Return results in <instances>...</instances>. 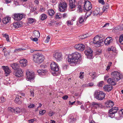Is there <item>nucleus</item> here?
Returning a JSON list of instances; mask_svg holds the SVG:
<instances>
[{
    "instance_id": "nucleus-36",
    "label": "nucleus",
    "mask_w": 123,
    "mask_h": 123,
    "mask_svg": "<svg viewBox=\"0 0 123 123\" xmlns=\"http://www.w3.org/2000/svg\"><path fill=\"white\" fill-rule=\"evenodd\" d=\"M75 120V119L74 118L73 116H72L71 118L69 119L68 122L70 123H73Z\"/></svg>"
},
{
    "instance_id": "nucleus-61",
    "label": "nucleus",
    "mask_w": 123,
    "mask_h": 123,
    "mask_svg": "<svg viewBox=\"0 0 123 123\" xmlns=\"http://www.w3.org/2000/svg\"><path fill=\"white\" fill-rule=\"evenodd\" d=\"M10 52H7L4 53V56L6 57V56L7 55H9Z\"/></svg>"
},
{
    "instance_id": "nucleus-55",
    "label": "nucleus",
    "mask_w": 123,
    "mask_h": 123,
    "mask_svg": "<svg viewBox=\"0 0 123 123\" xmlns=\"http://www.w3.org/2000/svg\"><path fill=\"white\" fill-rule=\"evenodd\" d=\"M34 90H31L30 91L31 94V96L33 97H34Z\"/></svg>"
},
{
    "instance_id": "nucleus-13",
    "label": "nucleus",
    "mask_w": 123,
    "mask_h": 123,
    "mask_svg": "<svg viewBox=\"0 0 123 123\" xmlns=\"http://www.w3.org/2000/svg\"><path fill=\"white\" fill-rule=\"evenodd\" d=\"M92 50L90 48H88V49L85 51V55H87V57L89 59H91L92 57Z\"/></svg>"
},
{
    "instance_id": "nucleus-34",
    "label": "nucleus",
    "mask_w": 123,
    "mask_h": 123,
    "mask_svg": "<svg viewBox=\"0 0 123 123\" xmlns=\"http://www.w3.org/2000/svg\"><path fill=\"white\" fill-rule=\"evenodd\" d=\"M84 16H82L80 17L78 19V21L80 24L82 23L84 21Z\"/></svg>"
},
{
    "instance_id": "nucleus-26",
    "label": "nucleus",
    "mask_w": 123,
    "mask_h": 123,
    "mask_svg": "<svg viewBox=\"0 0 123 123\" xmlns=\"http://www.w3.org/2000/svg\"><path fill=\"white\" fill-rule=\"evenodd\" d=\"M21 96H18V95L16 96V98L14 100L15 102L18 104H21V101L20 98H21Z\"/></svg>"
},
{
    "instance_id": "nucleus-10",
    "label": "nucleus",
    "mask_w": 123,
    "mask_h": 123,
    "mask_svg": "<svg viewBox=\"0 0 123 123\" xmlns=\"http://www.w3.org/2000/svg\"><path fill=\"white\" fill-rule=\"evenodd\" d=\"M83 6L84 9L86 11L91 10L92 7L91 3L87 0L85 2V3Z\"/></svg>"
},
{
    "instance_id": "nucleus-59",
    "label": "nucleus",
    "mask_w": 123,
    "mask_h": 123,
    "mask_svg": "<svg viewBox=\"0 0 123 123\" xmlns=\"http://www.w3.org/2000/svg\"><path fill=\"white\" fill-rule=\"evenodd\" d=\"M62 17L61 15H60V14H59L56 15L55 16V18H61Z\"/></svg>"
},
{
    "instance_id": "nucleus-30",
    "label": "nucleus",
    "mask_w": 123,
    "mask_h": 123,
    "mask_svg": "<svg viewBox=\"0 0 123 123\" xmlns=\"http://www.w3.org/2000/svg\"><path fill=\"white\" fill-rule=\"evenodd\" d=\"M13 26L14 28H18L21 26V25L19 22H17L14 23L13 24Z\"/></svg>"
},
{
    "instance_id": "nucleus-23",
    "label": "nucleus",
    "mask_w": 123,
    "mask_h": 123,
    "mask_svg": "<svg viewBox=\"0 0 123 123\" xmlns=\"http://www.w3.org/2000/svg\"><path fill=\"white\" fill-rule=\"evenodd\" d=\"M102 105L101 104L98 103L96 102H92V106L96 109H97L98 107H100Z\"/></svg>"
},
{
    "instance_id": "nucleus-11",
    "label": "nucleus",
    "mask_w": 123,
    "mask_h": 123,
    "mask_svg": "<svg viewBox=\"0 0 123 123\" xmlns=\"http://www.w3.org/2000/svg\"><path fill=\"white\" fill-rule=\"evenodd\" d=\"M118 110V108L117 107H113L110 109L109 111V113L110 115H109V116L111 118H113L114 116H111V115L114 114L117 112V111Z\"/></svg>"
},
{
    "instance_id": "nucleus-31",
    "label": "nucleus",
    "mask_w": 123,
    "mask_h": 123,
    "mask_svg": "<svg viewBox=\"0 0 123 123\" xmlns=\"http://www.w3.org/2000/svg\"><path fill=\"white\" fill-rule=\"evenodd\" d=\"M33 33L35 37H39L40 36V33L39 31H35L33 32Z\"/></svg>"
},
{
    "instance_id": "nucleus-28",
    "label": "nucleus",
    "mask_w": 123,
    "mask_h": 123,
    "mask_svg": "<svg viewBox=\"0 0 123 123\" xmlns=\"http://www.w3.org/2000/svg\"><path fill=\"white\" fill-rule=\"evenodd\" d=\"M47 17L46 15L45 14H42L39 17V19L42 21H43L46 19Z\"/></svg>"
},
{
    "instance_id": "nucleus-37",
    "label": "nucleus",
    "mask_w": 123,
    "mask_h": 123,
    "mask_svg": "<svg viewBox=\"0 0 123 123\" xmlns=\"http://www.w3.org/2000/svg\"><path fill=\"white\" fill-rule=\"evenodd\" d=\"M109 7V6L108 4H107L104 6L103 8V10L104 12L107 11L106 10Z\"/></svg>"
},
{
    "instance_id": "nucleus-8",
    "label": "nucleus",
    "mask_w": 123,
    "mask_h": 123,
    "mask_svg": "<svg viewBox=\"0 0 123 123\" xmlns=\"http://www.w3.org/2000/svg\"><path fill=\"white\" fill-rule=\"evenodd\" d=\"M14 19L16 21H19L22 19L24 17V15L22 14L15 13L12 16Z\"/></svg>"
},
{
    "instance_id": "nucleus-15",
    "label": "nucleus",
    "mask_w": 123,
    "mask_h": 123,
    "mask_svg": "<svg viewBox=\"0 0 123 123\" xmlns=\"http://www.w3.org/2000/svg\"><path fill=\"white\" fill-rule=\"evenodd\" d=\"M53 57H54L56 60L57 62H59L61 61L62 59V55L60 52H56L54 55Z\"/></svg>"
},
{
    "instance_id": "nucleus-29",
    "label": "nucleus",
    "mask_w": 123,
    "mask_h": 123,
    "mask_svg": "<svg viewBox=\"0 0 123 123\" xmlns=\"http://www.w3.org/2000/svg\"><path fill=\"white\" fill-rule=\"evenodd\" d=\"M108 104L107 105V107H110L113 106L114 104L113 102L111 100H109L108 102Z\"/></svg>"
},
{
    "instance_id": "nucleus-24",
    "label": "nucleus",
    "mask_w": 123,
    "mask_h": 123,
    "mask_svg": "<svg viewBox=\"0 0 123 123\" xmlns=\"http://www.w3.org/2000/svg\"><path fill=\"white\" fill-rule=\"evenodd\" d=\"M100 10L99 8H97L93 12V14L94 16H96L97 15L99 14V15H101L102 14L101 13H99Z\"/></svg>"
},
{
    "instance_id": "nucleus-27",
    "label": "nucleus",
    "mask_w": 123,
    "mask_h": 123,
    "mask_svg": "<svg viewBox=\"0 0 123 123\" xmlns=\"http://www.w3.org/2000/svg\"><path fill=\"white\" fill-rule=\"evenodd\" d=\"M47 71L46 70H39L37 71V72L40 75H43L46 73Z\"/></svg>"
},
{
    "instance_id": "nucleus-49",
    "label": "nucleus",
    "mask_w": 123,
    "mask_h": 123,
    "mask_svg": "<svg viewBox=\"0 0 123 123\" xmlns=\"http://www.w3.org/2000/svg\"><path fill=\"white\" fill-rule=\"evenodd\" d=\"M92 116H91L90 117L89 119V120H91V121H89V123H95V121H93L92 120Z\"/></svg>"
},
{
    "instance_id": "nucleus-44",
    "label": "nucleus",
    "mask_w": 123,
    "mask_h": 123,
    "mask_svg": "<svg viewBox=\"0 0 123 123\" xmlns=\"http://www.w3.org/2000/svg\"><path fill=\"white\" fill-rule=\"evenodd\" d=\"M94 84L93 83H90L87 85H85L84 86L85 87L92 86H93Z\"/></svg>"
},
{
    "instance_id": "nucleus-25",
    "label": "nucleus",
    "mask_w": 123,
    "mask_h": 123,
    "mask_svg": "<svg viewBox=\"0 0 123 123\" xmlns=\"http://www.w3.org/2000/svg\"><path fill=\"white\" fill-rule=\"evenodd\" d=\"M11 18L9 17H6L4 18L2 20L3 23L4 24H6L10 21Z\"/></svg>"
},
{
    "instance_id": "nucleus-7",
    "label": "nucleus",
    "mask_w": 123,
    "mask_h": 123,
    "mask_svg": "<svg viewBox=\"0 0 123 123\" xmlns=\"http://www.w3.org/2000/svg\"><path fill=\"white\" fill-rule=\"evenodd\" d=\"M101 36V35L100 36L98 35L96 36L93 38V43L94 44L95 46L97 47H99L101 45V42H99V39L102 37Z\"/></svg>"
},
{
    "instance_id": "nucleus-20",
    "label": "nucleus",
    "mask_w": 123,
    "mask_h": 123,
    "mask_svg": "<svg viewBox=\"0 0 123 123\" xmlns=\"http://www.w3.org/2000/svg\"><path fill=\"white\" fill-rule=\"evenodd\" d=\"M2 67L3 68L6 74H9L11 72V70L10 69L8 66H3Z\"/></svg>"
},
{
    "instance_id": "nucleus-45",
    "label": "nucleus",
    "mask_w": 123,
    "mask_h": 123,
    "mask_svg": "<svg viewBox=\"0 0 123 123\" xmlns=\"http://www.w3.org/2000/svg\"><path fill=\"white\" fill-rule=\"evenodd\" d=\"M103 83L104 82L103 81H101L99 82L98 85L99 87H101L103 86Z\"/></svg>"
},
{
    "instance_id": "nucleus-62",
    "label": "nucleus",
    "mask_w": 123,
    "mask_h": 123,
    "mask_svg": "<svg viewBox=\"0 0 123 123\" xmlns=\"http://www.w3.org/2000/svg\"><path fill=\"white\" fill-rule=\"evenodd\" d=\"M68 98V96L67 95H65L62 98L64 100H66Z\"/></svg>"
},
{
    "instance_id": "nucleus-35",
    "label": "nucleus",
    "mask_w": 123,
    "mask_h": 123,
    "mask_svg": "<svg viewBox=\"0 0 123 123\" xmlns=\"http://www.w3.org/2000/svg\"><path fill=\"white\" fill-rule=\"evenodd\" d=\"M86 11L87 12L86 13V16H87V18L91 15L92 11V10H90Z\"/></svg>"
},
{
    "instance_id": "nucleus-56",
    "label": "nucleus",
    "mask_w": 123,
    "mask_h": 123,
    "mask_svg": "<svg viewBox=\"0 0 123 123\" xmlns=\"http://www.w3.org/2000/svg\"><path fill=\"white\" fill-rule=\"evenodd\" d=\"M8 110L11 111L12 112H14V109H13V108H12L11 107H9L8 108Z\"/></svg>"
},
{
    "instance_id": "nucleus-39",
    "label": "nucleus",
    "mask_w": 123,
    "mask_h": 123,
    "mask_svg": "<svg viewBox=\"0 0 123 123\" xmlns=\"http://www.w3.org/2000/svg\"><path fill=\"white\" fill-rule=\"evenodd\" d=\"M77 6V8L80 11L82 10L83 6V4L78 3V5Z\"/></svg>"
},
{
    "instance_id": "nucleus-51",
    "label": "nucleus",
    "mask_w": 123,
    "mask_h": 123,
    "mask_svg": "<svg viewBox=\"0 0 123 123\" xmlns=\"http://www.w3.org/2000/svg\"><path fill=\"white\" fill-rule=\"evenodd\" d=\"M68 16V15L67 13H64L62 15V18H66Z\"/></svg>"
},
{
    "instance_id": "nucleus-48",
    "label": "nucleus",
    "mask_w": 123,
    "mask_h": 123,
    "mask_svg": "<svg viewBox=\"0 0 123 123\" xmlns=\"http://www.w3.org/2000/svg\"><path fill=\"white\" fill-rule=\"evenodd\" d=\"M90 76L92 77L93 79H94L95 76V73L92 72L90 74Z\"/></svg>"
},
{
    "instance_id": "nucleus-43",
    "label": "nucleus",
    "mask_w": 123,
    "mask_h": 123,
    "mask_svg": "<svg viewBox=\"0 0 123 123\" xmlns=\"http://www.w3.org/2000/svg\"><path fill=\"white\" fill-rule=\"evenodd\" d=\"M46 112V111L45 110H41L39 111V113L40 115H43Z\"/></svg>"
},
{
    "instance_id": "nucleus-33",
    "label": "nucleus",
    "mask_w": 123,
    "mask_h": 123,
    "mask_svg": "<svg viewBox=\"0 0 123 123\" xmlns=\"http://www.w3.org/2000/svg\"><path fill=\"white\" fill-rule=\"evenodd\" d=\"M48 13L49 15L52 16L54 14L55 12L53 9H50L48 10Z\"/></svg>"
},
{
    "instance_id": "nucleus-53",
    "label": "nucleus",
    "mask_w": 123,
    "mask_h": 123,
    "mask_svg": "<svg viewBox=\"0 0 123 123\" xmlns=\"http://www.w3.org/2000/svg\"><path fill=\"white\" fill-rule=\"evenodd\" d=\"M50 37L49 36H48L47 37L45 41V42L46 43H48L50 39Z\"/></svg>"
},
{
    "instance_id": "nucleus-18",
    "label": "nucleus",
    "mask_w": 123,
    "mask_h": 123,
    "mask_svg": "<svg viewBox=\"0 0 123 123\" xmlns=\"http://www.w3.org/2000/svg\"><path fill=\"white\" fill-rule=\"evenodd\" d=\"M19 62L20 65L22 67H25L27 64V60L24 59L21 60Z\"/></svg>"
},
{
    "instance_id": "nucleus-17",
    "label": "nucleus",
    "mask_w": 123,
    "mask_h": 123,
    "mask_svg": "<svg viewBox=\"0 0 123 123\" xmlns=\"http://www.w3.org/2000/svg\"><path fill=\"white\" fill-rule=\"evenodd\" d=\"M107 82L111 85L114 86L116 85L117 82L115 79L113 77L109 78L107 80Z\"/></svg>"
},
{
    "instance_id": "nucleus-57",
    "label": "nucleus",
    "mask_w": 123,
    "mask_h": 123,
    "mask_svg": "<svg viewBox=\"0 0 123 123\" xmlns=\"http://www.w3.org/2000/svg\"><path fill=\"white\" fill-rule=\"evenodd\" d=\"M1 100V102L3 103L4 102L5 100V99L3 97H2L0 98Z\"/></svg>"
},
{
    "instance_id": "nucleus-38",
    "label": "nucleus",
    "mask_w": 123,
    "mask_h": 123,
    "mask_svg": "<svg viewBox=\"0 0 123 123\" xmlns=\"http://www.w3.org/2000/svg\"><path fill=\"white\" fill-rule=\"evenodd\" d=\"M119 42L123 45V34L120 36L119 39Z\"/></svg>"
},
{
    "instance_id": "nucleus-1",
    "label": "nucleus",
    "mask_w": 123,
    "mask_h": 123,
    "mask_svg": "<svg viewBox=\"0 0 123 123\" xmlns=\"http://www.w3.org/2000/svg\"><path fill=\"white\" fill-rule=\"evenodd\" d=\"M81 57L80 53L75 52L68 55V62L70 65L75 66L80 62V58Z\"/></svg>"
},
{
    "instance_id": "nucleus-2",
    "label": "nucleus",
    "mask_w": 123,
    "mask_h": 123,
    "mask_svg": "<svg viewBox=\"0 0 123 123\" xmlns=\"http://www.w3.org/2000/svg\"><path fill=\"white\" fill-rule=\"evenodd\" d=\"M44 56L42 54L37 53L34 55L33 59L35 62L40 64L43 62L44 60Z\"/></svg>"
},
{
    "instance_id": "nucleus-52",
    "label": "nucleus",
    "mask_w": 123,
    "mask_h": 123,
    "mask_svg": "<svg viewBox=\"0 0 123 123\" xmlns=\"http://www.w3.org/2000/svg\"><path fill=\"white\" fill-rule=\"evenodd\" d=\"M67 23L68 24L70 25H73V23L70 20L67 21Z\"/></svg>"
},
{
    "instance_id": "nucleus-14",
    "label": "nucleus",
    "mask_w": 123,
    "mask_h": 123,
    "mask_svg": "<svg viewBox=\"0 0 123 123\" xmlns=\"http://www.w3.org/2000/svg\"><path fill=\"white\" fill-rule=\"evenodd\" d=\"M75 48L77 50L80 51H83L85 49L84 45L82 44H76L74 46Z\"/></svg>"
},
{
    "instance_id": "nucleus-3",
    "label": "nucleus",
    "mask_w": 123,
    "mask_h": 123,
    "mask_svg": "<svg viewBox=\"0 0 123 123\" xmlns=\"http://www.w3.org/2000/svg\"><path fill=\"white\" fill-rule=\"evenodd\" d=\"M105 94L103 92L96 91L94 94L95 98L99 100H102L104 98Z\"/></svg>"
},
{
    "instance_id": "nucleus-40",
    "label": "nucleus",
    "mask_w": 123,
    "mask_h": 123,
    "mask_svg": "<svg viewBox=\"0 0 123 123\" xmlns=\"http://www.w3.org/2000/svg\"><path fill=\"white\" fill-rule=\"evenodd\" d=\"M21 111V110L18 107L16 108L15 109H14V112L15 113H20Z\"/></svg>"
},
{
    "instance_id": "nucleus-12",
    "label": "nucleus",
    "mask_w": 123,
    "mask_h": 123,
    "mask_svg": "<svg viewBox=\"0 0 123 123\" xmlns=\"http://www.w3.org/2000/svg\"><path fill=\"white\" fill-rule=\"evenodd\" d=\"M17 71L14 72L13 74L17 77H20L23 75V71L20 68L17 70Z\"/></svg>"
},
{
    "instance_id": "nucleus-9",
    "label": "nucleus",
    "mask_w": 123,
    "mask_h": 123,
    "mask_svg": "<svg viewBox=\"0 0 123 123\" xmlns=\"http://www.w3.org/2000/svg\"><path fill=\"white\" fill-rule=\"evenodd\" d=\"M26 79L28 80L33 79L35 78V74L34 73H31L29 70L26 72Z\"/></svg>"
},
{
    "instance_id": "nucleus-64",
    "label": "nucleus",
    "mask_w": 123,
    "mask_h": 123,
    "mask_svg": "<svg viewBox=\"0 0 123 123\" xmlns=\"http://www.w3.org/2000/svg\"><path fill=\"white\" fill-rule=\"evenodd\" d=\"M109 24L108 23H106L103 26V27H107L109 26Z\"/></svg>"
},
{
    "instance_id": "nucleus-54",
    "label": "nucleus",
    "mask_w": 123,
    "mask_h": 123,
    "mask_svg": "<svg viewBox=\"0 0 123 123\" xmlns=\"http://www.w3.org/2000/svg\"><path fill=\"white\" fill-rule=\"evenodd\" d=\"M36 119L35 118H34L32 119H31L29 120V123H32L34 121H36Z\"/></svg>"
},
{
    "instance_id": "nucleus-5",
    "label": "nucleus",
    "mask_w": 123,
    "mask_h": 123,
    "mask_svg": "<svg viewBox=\"0 0 123 123\" xmlns=\"http://www.w3.org/2000/svg\"><path fill=\"white\" fill-rule=\"evenodd\" d=\"M111 76L115 79L117 81H118L123 77V76L119 73L117 71H114L111 72Z\"/></svg>"
},
{
    "instance_id": "nucleus-41",
    "label": "nucleus",
    "mask_w": 123,
    "mask_h": 123,
    "mask_svg": "<svg viewBox=\"0 0 123 123\" xmlns=\"http://www.w3.org/2000/svg\"><path fill=\"white\" fill-rule=\"evenodd\" d=\"M3 36L6 38V40L7 41H10L8 35L6 34H5Z\"/></svg>"
},
{
    "instance_id": "nucleus-19",
    "label": "nucleus",
    "mask_w": 123,
    "mask_h": 123,
    "mask_svg": "<svg viewBox=\"0 0 123 123\" xmlns=\"http://www.w3.org/2000/svg\"><path fill=\"white\" fill-rule=\"evenodd\" d=\"M112 41V39L111 37H108L106 38L104 41V43L105 45H108Z\"/></svg>"
},
{
    "instance_id": "nucleus-21",
    "label": "nucleus",
    "mask_w": 123,
    "mask_h": 123,
    "mask_svg": "<svg viewBox=\"0 0 123 123\" xmlns=\"http://www.w3.org/2000/svg\"><path fill=\"white\" fill-rule=\"evenodd\" d=\"M103 88L104 90L109 92L112 89V87L111 85H106L104 86Z\"/></svg>"
},
{
    "instance_id": "nucleus-63",
    "label": "nucleus",
    "mask_w": 123,
    "mask_h": 123,
    "mask_svg": "<svg viewBox=\"0 0 123 123\" xmlns=\"http://www.w3.org/2000/svg\"><path fill=\"white\" fill-rule=\"evenodd\" d=\"M54 114V113L53 112H50L49 113V115L50 116H52Z\"/></svg>"
},
{
    "instance_id": "nucleus-50",
    "label": "nucleus",
    "mask_w": 123,
    "mask_h": 123,
    "mask_svg": "<svg viewBox=\"0 0 123 123\" xmlns=\"http://www.w3.org/2000/svg\"><path fill=\"white\" fill-rule=\"evenodd\" d=\"M24 49H23L21 48H19L18 49H15V50L14 52H19L21 50H24Z\"/></svg>"
},
{
    "instance_id": "nucleus-60",
    "label": "nucleus",
    "mask_w": 123,
    "mask_h": 123,
    "mask_svg": "<svg viewBox=\"0 0 123 123\" xmlns=\"http://www.w3.org/2000/svg\"><path fill=\"white\" fill-rule=\"evenodd\" d=\"M98 2L100 3H101L102 5H104L105 4V2L104 0H99Z\"/></svg>"
},
{
    "instance_id": "nucleus-6",
    "label": "nucleus",
    "mask_w": 123,
    "mask_h": 123,
    "mask_svg": "<svg viewBox=\"0 0 123 123\" xmlns=\"http://www.w3.org/2000/svg\"><path fill=\"white\" fill-rule=\"evenodd\" d=\"M59 9L60 12H65L67 9V3L65 1L61 2L59 3Z\"/></svg>"
},
{
    "instance_id": "nucleus-58",
    "label": "nucleus",
    "mask_w": 123,
    "mask_h": 123,
    "mask_svg": "<svg viewBox=\"0 0 123 123\" xmlns=\"http://www.w3.org/2000/svg\"><path fill=\"white\" fill-rule=\"evenodd\" d=\"M35 107V105L32 104H31L29 105L28 106V107L29 108H32Z\"/></svg>"
},
{
    "instance_id": "nucleus-32",
    "label": "nucleus",
    "mask_w": 123,
    "mask_h": 123,
    "mask_svg": "<svg viewBox=\"0 0 123 123\" xmlns=\"http://www.w3.org/2000/svg\"><path fill=\"white\" fill-rule=\"evenodd\" d=\"M107 50L108 52L109 53L111 51L112 53L113 52H114L115 51V48L113 46H111V47H109L107 49Z\"/></svg>"
},
{
    "instance_id": "nucleus-16",
    "label": "nucleus",
    "mask_w": 123,
    "mask_h": 123,
    "mask_svg": "<svg viewBox=\"0 0 123 123\" xmlns=\"http://www.w3.org/2000/svg\"><path fill=\"white\" fill-rule=\"evenodd\" d=\"M69 7L71 9H73L76 7V1L75 0H69Z\"/></svg>"
},
{
    "instance_id": "nucleus-42",
    "label": "nucleus",
    "mask_w": 123,
    "mask_h": 123,
    "mask_svg": "<svg viewBox=\"0 0 123 123\" xmlns=\"http://www.w3.org/2000/svg\"><path fill=\"white\" fill-rule=\"evenodd\" d=\"M28 23L29 24H32L34 22V19L32 18H29L28 19Z\"/></svg>"
},
{
    "instance_id": "nucleus-22",
    "label": "nucleus",
    "mask_w": 123,
    "mask_h": 123,
    "mask_svg": "<svg viewBox=\"0 0 123 123\" xmlns=\"http://www.w3.org/2000/svg\"><path fill=\"white\" fill-rule=\"evenodd\" d=\"M10 66L14 70H17L19 68V65L17 63H14L13 64H11Z\"/></svg>"
},
{
    "instance_id": "nucleus-4",
    "label": "nucleus",
    "mask_w": 123,
    "mask_h": 123,
    "mask_svg": "<svg viewBox=\"0 0 123 123\" xmlns=\"http://www.w3.org/2000/svg\"><path fill=\"white\" fill-rule=\"evenodd\" d=\"M50 68L51 70L54 72H52L53 75H57V72L59 71V68L57 63L54 62H52L50 64Z\"/></svg>"
},
{
    "instance_id": "nucleus-46",
    "label": "nucleus",
    "mask_w": 123,
    "mask_h": 123,
    "mask_svg": "<svg viewBox=\"0 0 123 123\" xmlns=\"http://www.w3.org/2000/svg\"><path fill=\"white\" fill-rule=\"evenodd\" d=\"M84 73L83 72H80L79 74L80 76L79 77L81 79H82L83 78V75Z\"/></svg>"
},
{
    "instance_id": "nucleus-47",
    "label": "nucleus",
    "mask_w": 123,
    "mask_h": 123,
    "mask_svg": "<svg viewBox=\"0 0 123 123\" xmlns=\"http://www.w3.org/2000/svg\"><path fill=\"white\" fill-rule=\"evenodd\" d=\"M87 0H79L78 1L79 3L83 4V5L85 3V2Z\"/></svg>"
}]
</instances>
